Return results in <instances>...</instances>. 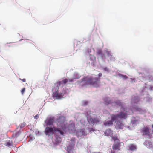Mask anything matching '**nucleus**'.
<instances>
[{"mask_svg": "<svg viewBox=\"0 0 153 153\" xmlns=\"http://www.w3.org/2000/svg\"><path fill=\"white\" fill-rule=\"evenodd\" d=\"M130 79H132V80H134V79H132V78H131Z\"/></svg>", "mask_w": 153, "mask_h": 153, "instance_id": "45", "label": "nucleus"}, {"mask_svg": "<svg viewBox=\"0 0 153 153\" xmlns=\"http://www.w3.org/2000/svg\"><path fill=\"white\" fill-rule=\"evenodd\" d=\"M123 125V124L119 121H117L116 123V128L117 129H122Z\"/></svg>", "mask_w": 153, "mask_h": 153, "instance_id": "20", "label": "nucleus"}, {"mask_svg": "<svg viewBox=\"0 0 153 153\" xmlns=\"http://www.w3.org/2000/svg\"><path fill=\"white\" fill-rule=\"evenodd\" d=\"M113 121L111 119L109 121L104 122V125L105 126H110L111 125H113Z\"/></svg>", "mask_w": 153, "mask_h": 153, "instance_id": "23", "label": "nucleus"}, {"mask_svg": "<svg viewBox=\"0 0 153 153\" xmlns=\"http://www.w3.org/2000/svg\"><path fill=\"white\" fill-rule=\"evenodd\" d=\"M68 130L69 132L71 133H75L76 129L74 124L71 123L68 125L67 127H66V130L65 131Z\"/></svg>", "mask_w": 153, "mask_h": 153, "instance_id": "10", "label": "nucleus"}, {"mask_svg": "<svg viewBox=\"0 0 153 153\" xmlns=\"http://www.w3.org/2000/svg\"><path fill=\"white\" fill-rule=\"evenodd\" d=\"M35 137L33 135H30L29 136V141H31L35 139Z\"/></svg>", "mask_w": 153, "mask_h": 153, "instance_id": "33", "label": "nucleus"}, {"mask_svg": "<svg viewBox=\"0 0 153 153\" xmlns=\"http://www.w3.org/2000/svg\"><path fill=\"white\" fill-rule=\"evenodd\" d=\"M119 119L118 114H112L111 115V120L113 122H117Z\"/></svg>", "mask_w": 153, "mask_h": 153, "instance_id": "17", "label": "nucleus"}, {"mask_svg": "<svg viewBox=\"0 0 153 153\" xmlns=\"http://www.w3.org/2000/svg\"><path fill=\"white\" fill-rule=\"evenodd\" d=\"M119 144L118 143L114 144L112 147L113 149L115 150H117L119 148Z\"/></svg>", "mask_w": 153, "mask_h": 153, "instance_id": "31", "label": "nucleus"}, {"mask_svg": "<svg viewBox=\"0 0 153 153\" xmlns=\"http://www.w3.org/2000/svg\"><path fill=\"white\" fill-rule=\"evenodd\" d=\"M103 70L105 71H107L108 72H109V70L108 68L107 67H104L103 68Z\"/></svg>", "mask_w": 153, "mask_h": 153, "instance_id": "37", "label": "nucleus"}, {"mask_svg": "<svg viewBox=\"0 0 153 153\" xmlns=\"http://www.w3.org/2000/svg\"><path fill=\"white\" fill-rule=\"evenodd\" d=\"M6 142L7 143L6 146L10 147V146H11L12 144V142L11 140H6Z\"/></svg>", "mask_w": 153, "mask_h": 153, "instance_id": "25", "label": "nucleus"}, {"mask_svg": "<svg viewBox=\"0 0 153 153\" xmlns=\"http://www.w3.org/2000/svg\"><path fill=\"white\" fill-rule=\"evenodd\" d=\"M86 116L87 121L90 125L93 126L100 122V117L92 114L90 111H87Z\"/></svg>", "mask_w": 153, "mask_h": 153, "instance_id": "4", "label": "nucleus"}, {"mask_svg": "<svg viewBox=\"0 0 153 153\" xmlns=\"http://www.w3.org/2000/svg\"><path fill=\"white\" fill-rule=\"evenodd\" d=\"M146 78L149 82H153V76L151 75H148L147 76Z\"/></svg>", "mask_w": 153, "mask_h": 153, "instance_id": "28", "label": "nucleus"}, {"mask_svg": "<svg viewBox=\"0 0 153 153\" xmlns=\"http://www.w3.org/2000/svg\"><path fill=\"white\" fill-rule=\"evenodd\" d=\"M25 125V122L23 123L20 125L16 129L18 130L19 128V129H21L24 128Z\"/></svg>", "mask_w": 153, "mask_h": 153, "instance_id": "26", "label": "nucleus"}, {"mask_svg": "<svg viewBox=\"0 0 153 153\" xmlns=\"http://www.w3.org/2000/svg\"><path fill=\"white\" fill-rule=\"evenodd\" d=\"M67 90H66V88H64L63 90L62 91V92H61V93H62V95H63V96L65 94H66L67 93Z\"/></svg>", "mask_w": 153, "mask_h": 153, "instance_id": "34", "label": "nucleus"}, {"mask_svg": "<svg viewBox=\"0 0 153 153\" xmlns=\"http://www.w3.org/2000/svg\"><path fill=\"white\" fill-rule=\"evenodd\" d=\"M18 130V131L16 132L14 134H13L14 137H17L20 134L21 131H20V129Z\"/></svg>", "mask_w": 153, "mask_h": 153, "instance_id": "27", "label": "nucleus"}, {"mask_svg": "<svg viewBox=\"0 0 153 153\" xmlns=\"http://www.w3.org/2000/svg\"><path fill=\"white\" fill-rule=\"evenodd\" d=\"M125 105V103L124 102H121L119 100H117L113 101V104H112V105L119 106L121 107V108H123Z\"/></svg>", "mask_w": 153, "mask_h": 153, "instance_id": "13", "label": "nucleus"}, {"mask_svg": "<svg viewBox=\"0 0 153 153\" xmlns=\"http://www.w3.org/2000/svg\"><path fill=\"white\" fill-rule=\"evenodd\" d=\"M39 115H38V114L35 115L34 117V119H37L39 117Z\"/></svg>", "mask_w": 153, "mask_h": 153, "instance_id": "41", "label": "nucleus"}, {"mask_svg": "<svg viewBox=\"0 0 153 153\" xmlns=\"http://www.w3.org/2000/svg\"><path fill=\"white\" fill-rule=\"evenodd\" d=\"M145 145L148 148H152V143L151 141H146L144 143Z\"/></svg>", "mask_w": 153, "mask_h": 153, "instance_id": "21", "label": "nucleus"}, {"mask_svg": "<svg viewBox=\"0 0 153 153\" xmlns=\"http://www.w3.org/2000/svg\"><path fill=\"white\" fill-rule=\"evenodd\" d=\"M102 75L101 73H99L98 74V77H95L93 79L88 76H85L80 80L78 81L77 83L82 87H86L90 85H95L98 86L100 83V77Z\"/></svg>", "mask_w": 153, "mask_h": 153, "instance_id": "1", "label": "nucleus"}, {"mask_svg": "<svg viewBox=\"0 0 153 153\" xmlns=\"http://www.w3.org/2000/svg\"><path fill=\"white\" fill-rule=\"evenodd\" d=\"M135 109L137 111H140L141 110V109L140 108H138L137 107H135Z\"/></svg>", "mask_w": 153, "mask_h": 153, "instance_id": "38", "label": "nucleus"}, {"mask_svg": "<svg viewBox=\"0 0 153 153\" xmlns=\"http://www.w3.org/2000/svg\"><path fill=\"white\" fill-rule=\"evenodd\" d=\"M22 81L23 82H25L26 81V79H22Z\"/></svg>", "mask_w": 153, "mask_h": 153, "instance_id": "43", "label": "nucleus"}, {"mask_svg": "<svg viewBox=\"0 0 153 153\" xmlns=\"http://www.w3.org/2000/svg\"><path fill=\"white\" fill-rule=\"evenodd\" d=\"M118 75L120 77H121L123 79H126L128 78V77L126 75H123L121 74H119Z\"/></svg>", "mask_w": 153, "mask_h": 153, "instance_id": "32", "label": "nucleus"}, {"mask_svg": "<svg viewBox=\"0 0 153 153\" xmlns=\"http://www.w3.org/2000/svg\"><path fill=\"white\" fill-rule=\"evenodd\" d=\"M68 82V80L67 79H65L63 80L60 81L58 82L55 83L54 85L56 87H58L60 88L63 86V84H65Z\"/></svg>", "mask_w": 153, "mask_h": 153, "instance_id": "11", "label": "nucleus"}, {"mask_svg": "<svg viewBox=\"0 0 153 153\" xmlns=\"http://www.w3.org/2000/svg\"><path fill=\"white\" fill-rule=\"evenodd\" d=\"M97 54L98 57H100L104 62H105V60L108 63L111 61L114 62L115 60V57L111 51L107 49H105L103 51L101 49L98 50Z\"/></svg>", "mask_w": 153, "mask_h": 153, "instance_id": "3", "label": "nucleus"}, {"mask_svg": "<svg viewBox=\"0 0 153 153\" xmlns=\"http://www.w3.org/2000/svg\"><path fill=\"white\" fill-rule=\"evenodd\" d=\"M85 129H80L77 131H76L75 133H76V136L78 138L81 137L82 136H85L86 135V133L85 131Z\"/></svg>", "mask_w": 153, "mask_h": 153, "instance_id": "12", "label": "nucleus"}, {"mask_svg": "<svg viewBox=\"0 0 153 153\" xmlns=\"http://www.w3.org/2000/svg\"><path fill=\"white\" fill-rule=\"evenodd\" d=\"M139 118L137 117H132L131 118V123L133 126L136 125L139 121Z\"/></svg>", "mask_w": 153, "mask_h": 153, "instance_id": "15", "label": "nucleus"}, {"mask_svg": "<svg viewBox=\"0 0 153 153\" xmlns=\"http://www.w3.org/2000/svg\"><path fill=\"white\" fill-rule=\"evenodd\" d=\"M129 149L130 150L134 151L137 149V147L136 145L131 144L129 146Z\"/></svg>", "mask_w": 153, "mask_h": 153, "instance_id": "24", "label": "nucleus"}, {"mask_svg": "<svg viewBox=\"0 0 153 153\" xmlns=\"http://www.w3.org/2000/svg\"><path fill=\"white\" fill-rule=\"evenodd\" d=\"M22 40H23V39H21L19 41H21Z\"/></svg>", "mask_w": 153, "mask_h": 153, "instance_id": "46", "label": "nucleus"}, {"mask_svg": "<svg viewBox=\"0 0 153 153\" xmlns=\"http://www.w3.org/2000/svg\"><path fill=\"white\" fill-rule=\"evenodd\" d=\"M103 102L105 105H108L113 104V101L112 99L108 97H105L103 98Z\"/></svg>", "mask_w": 153, "mask_h": 153, "instance_id": "9", "label": "nucleus"}, {"mask_svg": "<svg viewBox=\"0 0 153 153\" xmlns=\"http://www.w3.org/2000/svg\"><path fill=\"white\" fill-rule=\"evenodd\" d=\"M74 140L72 139L69 142L68 145L67 146V151L68 153H73V150L75 145Z\"/></svg>", "mask_w": 153, "mask_h": 153, "instance_id": "7", "label": "nucleus"}, {"mask_svg": "<svg viewBox=\"0 0 153 153\" xmlns=\"http://www.w3.org/2000/svg\"><path fill=\"white\" fill-rule=\"evenodd\" d=\"M144 100H146L147 102H149L151 100V99L148 97H145L144 98Z\"/></svg>", "mask_w": 153, "mask_h": 153, "instance_id": "35", "label": "nucleus"}, {"mask_svg": "<svg viewBox=\"0 0 153 153\" xmlns=\"http://www.w3.org/2000/svg\"><path fill=\"white\" fill-rule=\"evenodd\" d=\"M147 87L146 86H144L140 90L141 94L142 95H144L145 94H147V92L145 91V89Z\"/></svg>", "mask_w": 153, "mask_h": 153, "instance_id": "22", "label": "nucleus"}, {"mask_svg": "<svg viewBox=\"0 0 153 153\" xmlns=\"http://www.w3.org/2000/svg\"><path fill=\"white\" fill-rule=\"evenodd\" d=\"M55 118L54 117L47 118L45 120V123L46 126H50L53 125L54 123Z\"/></svg>", "mask_w": 153, "mask_h": 153, "instance_id": "8", "label": "nucleus"}, {"mask_svg": "<svg viewBox=\"0 0 153 153\" xmlns=\"http://www.w3.org/2000/svg\"><path fill=\"white\" fill-rule=\"evenodd\" d=\"M25 91V88H23L22 90H21V92L22 94H23L24 93Z\"/></svg>", "mask_w": 153, "mask_h": 153, "instance_id": "40", "label": "nucleus"}, {"mask_svg": "<svg viewBox=\"0 0 153 153\" xmlns=\"http://www.w3.org/2000/svg\"><path fill=\"white\" fill-rule=\"evenodd\" d=\"M60 88L58 87L57 88L55 87V85H54L52 88L53 97L55 99H60L63 98V93H61V92H59V89Z\"/></svg>", "mask_w": 153, "mask_h": 153, "instance_id": "6", "label": "nucleus"}, {"mask_svg": "<svg viewBox=\"0 0 153 153\" xmlns=\"http://www.w3.org/2000/svg\"><path fill=\"white\" fill-rule=\"evenodd\" d=\"M91 50L89 49H88L87 51V52L88 53H91Z\"/></svg>", "mask_w": 153, "mask_h": 153, "instance_id": "42", "label": "nucleus"}, {"mask_svg": "<svg viewBox=\"0 0 153 153\" xmlns=\"http://www.w3.org/2000/svg\"><path fill=\"white\" fill-rule=\"evenodd\" d=\"M149 86V89L151 91H153V86L152 85H150Z\"/></svg>", "mask_w": 153, "mask_h": 153, "instance_id": "39", "label": "nucleus"}, {"mask_svg": "<svg viewBox=\"0 0 153 153\" xmlns=\"http://www.w3.org/2000/svg\"><path fill=\"white\" fill-rule=\"evenodd\" d=\"M107 132H108V133H109V134H110L112 132V130L111 129H107V131L106 132H105V134H106Z\"/></svg>", "mask_w": 153, "mask_h": 153, "instance_id": "36", "label": "nucleus"}, {"mask_svg": "<svg viewBox=\"0 0 153 153\" xmlns=\"http://www.w3.org/2000/svg\"><path fill=\"white\" fill-rule=\"evenodd\" d=\"M80 75L77 72H75L74 73L73 76V78L72 79H69L70 82L73 81L74 79H78L80 77Z\"/></svg>", "mask_w": 153, "mask_h": 153, "instance_id": "18", "label": "nucleus"}, {"mask_svg": "<svg viewBox=\"0 0 153 153\" xmlns=\"http://www.w3.org/2000/svg\"><path fill=\"white\" fill-rule=\"evenodd\" d=\"M89 58L91 61L93 62H94V61L95 60V57L94 56L91 54L89 55Z\"/></svg>", "mask_w": 153, "mask_h": 153, "instance_id": "30", "label": "nucleus"}, {"mask_svg": "<svg viewBox=\"0 0 153 153\" xmlns=\"http://www.w3.org/2000/svg\"><path fill=\"white\" fill-rule=\"evenodd\" d=\"M140 98L138 96H134L131 100L132 104H137L139 101Z\"/></svg>", "mask_w": 153, "mask_h": 153, "instance_id": "19", "label": "nucleus"}, {"mask_svg": "<svg viewBox=\"0 0 153 153\" xmlns=\"http://www.w3.org/2000/svg\"><path fill=\"white\" fill-rule=\"evenodd\" d=\"M118 116L119 119H126L127 118L128 114L123 112H120L118 114Z\"/></svg>", "mask_w": 153, "mask_h": 153, "instance_id": "16", "label": "nucleus"}, {"mask_svg": "<svg viewBox=\"0 0 153 153\" xmlns=\"http://www.w3.org/2000/svg\"><path fill=\"white\" fill-rule=\"evenodd\" d=\"M111 153H115V152H113L112 151H111Z\"/></svg>", "mask_w": 153, "mask_h": 153, "instance_id": "44", "label": "nucleus"}, {"mask_svg": "<svg viewBox=\"0 0 153 153\" xmlns=\"http://www.w3.org/2000/svg\"><path fill=\"white\" fill-rule=\"evenodd\" d=\"M89 103L88 101L87 100H83L82 102V105L83 106H87Z\"/></svg>", "mask_w": 153, "mask_h": 153, "instance_id": "29", "label": "nucleus"}, {"mask_svg": "<svg viewBox=\"0 0 153 153\" xmlns=\"http://www.w3.org/2000/svg\"><path fill=\"white\" fill-rule=\"evenodd\" d=\"M65 120V117L63 116H60L57 118L56 128L59 129V131L60 132V133L61 135H63L65 133L66 126Z\"/></svg>", "mask_w": 153, "mask_h": 153, "instance_id": "5", "label": "nucleus"}, {"mask_svg": "<svg viewBox=\"0 0 153 153\" xmlns=\"http://www.w3.org/2000/svg\"><path fill=\"white\" fill-rule=\"evenodd\" d=\"M142 131L143 135H148L150 137L149 129L148 127H144L142 129Z\"/></svg>", "mask_w": 153, "mask_h": 153, "instance_id": "14", "label": "nucleus"}, {"mask_svg": "<svg viewBox=\"0 0 153 153\" xmlns=\"http://www.w3.org/2000/svg\"><path fill=\"white\" fill-rule=\"evenodd\" d=\"M56 127H47L46 128L45 133L46 135L48 137H51L52 136L53 132H54V141H53V144L55 146H56L59 144L61 142V139L60 137V132Z\"/></svg>", "mask_w": 153, "mask_h": 153, "instance_id": "2", "label": "nucleus"}]
</instances>
